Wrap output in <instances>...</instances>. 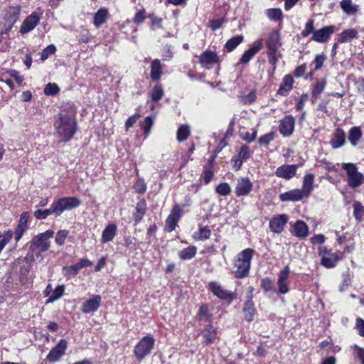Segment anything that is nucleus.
<instances>
[{
	"label": "nucleus",
	"mask_w": 364,
	"mask_h": 364,
	"mask_svg": "<svg viewBox=\"0 0 364 364\" xmlns=\"http://www.w3.org/2000/svg\"><path fill=\"white\" fill-rule=\"evenodd\" d=\"M256 253L252 248H246L236 255L233 259L232 272L237 279H243L249 276L252 259Z\"/></svg>",
	"instance_id": "obj_1"
},
{
	"label": "nucleus",
	"mask_w": 364,
	"mask_h": 364,
	"mask_svg": "<svg viewBox=\"0 0 364 364\" xmlns=\"http://www.w3.org/2000/svg\"><path fill=\"white\" fill-rule=\"evenodd\" d=\"M54 126L57 135L63 142L69 141L75 134L77 123L75 119L68 114L60 113Z\"/></svg>",
	"instance_id": "obj_2"
},
{
	"label": "nucleus",
	"mask_w": 364,
	"mask_h": 364,
	"mask_svg": "<svg viewBox=\"0 0 364 364\" xmlns=\"http://www.w3.org/2000/svg\"><path fill=\"white\" fill-rule=\"evenodd\" d=\"M54 232L48 230L35 236L29 243V251L33 254L36 250L40 253L47 251L50 247L49 239L53 237Z\"/></svg>",
	"instance_id": "obj_3"
},
{
	"label": "nucleus",
	"mask_w": 364,
	"mask_h": 364,
	"mask_svg": "<svg viewBox=\"0 0 364 364\" xmlns=\"http://www.w3.org/2000/svg\"><path fill=\"white\" fill-rule=\"evenodd\" d=\"M341 168L346 171L347 182L350 187L355 188L360 186L364 182V176L359 172L356 164L353 163H343Z\"/></svg>",
	"instance_id": "obj_4"
},
{
	"label": "nucleus",
	"mask_w": 364,
	"mask_h": 364,
	"mask_svg": "<svg viewBox=\"0 0 364 364\" xmlns=\"http://www.w3.org/2000/svg\"><path fill=\"white\" fill-rule=\"evenodd\" d=\"M155 343V339L151 335L143 337L135 346L134 355L139 360H143L151 353Z\"/></svg>",
	"instance_id": "obj_5"
},
{
	"label": "nucleus",
	"mask_w": 364,
	"mask_h": 364,
	"mask_svg": "<svg viewBox=\"0 0 364 364\" xmlns=\"http://www.w3.org/2000/svg\"><path fill=\"white\" fill-rule=\"evenodd\" d=\"M53 203L59 216L65 210L78 208L81 204V200L76 197L69 196L61 198Z\"/></svg>",
	"instance_id": "obj_6"
},
{
	"label": "nucleus",
	"mask_w": 364,
	"mask_h": 364,
	"mask_svg": "<svg viewBox=\"0 0 364 364\" xmlns=\"http://www.w3.org/2000/svg\"><path fill=\"white\" fill-rule=\"evenodd\" d=\"M43 14V10L40 7L37 8L36 11H33L23 21L20 28V33L25 34L34 29L42 18Z\"/></svg>",
	"instance_id": "obj_7"
},
{
	"label": "nucleus",
	"mask_w": 364,
	"mask_h": 364,
	"mask_svg": "<svg viewBox=\"0 0 364 364\" xmlns=\"http://www.w3.org/2000/svg\"><path fill=\"white\" fill-rule=\"evenodd\" d=\"M253 183L248 177L237 178L235 187V193L237 197H245L253 191Z\"/></svg>",
	"instance_id": "obj_8"
},
{
	"label": "nucleus",
	"mask_w": 364,
	"mask_h": 364,
	"mask_svg": "<svg viewBox=\"0 0 364 364\" xmlns=\"http://www.w3.org/2000/svg\"><path fill=\"white\" fill-rule=\"evenodd\" d=\"M182 211L181 208L178 204H176L173 207L171 213L165 221L166 230L167 232H171L176 229V227L182 216Z\"/></svg>",
	"instance_id": "obj_9"
},
{
	"label": "nucleus",
	"mask_w": 364,
	"mask_h": 364,
	"mask_svg": "<svg viewBox=\"0 0 364 364\" xmlns=\"http://www.w3.org/2000/svg\"><path fill=\"white\" fill-rule=\"evenodd\" d=\"M208 289L218 298L231 302L233 299V294L225 289L220 284L216 282H210L208 284Z\"/></svg>",
	"instance_id": "obj_10"
},
{
	"label": "nucleus",
	"mask_w": 364,
	"mask_h": 364,
	"mask_svg": "<svg viewBox=\"0 0 364 364\" xmlns=\"http://www.w3.org/2000/svg\"><path fill=\"white\" fill-rule=\"evenodd\" d=\"M67 347V341L65 339H60L58 344L48 353L46 357L47 360L52 363L58 361L65 354Z\"/></svg>",
	"instance_id": "obj_11"
},
{
	"label": "nucleus",
	"mask_w": 364,
	"mask_h": 364,
	"mask_svg": "<svg viewBox=\"0 0 364 364\" xmlns=\"http://www.w3.org/2000/svg\"><path fill=\"white\" fill-rule=\"evenodd\" d=\"M220 58L214 51L205 50L199 56V63L206 69H210L215 64L219 63Z\"/></svg>",
	"instance_id": "obj_12"
},
{
	"label": "nucleus",
	"mask_w": 364,
	"mask_h": 364,
	"mask_svg": "<svg viewBox=\"0 0 364 364\" xmlns=\"http://www.w3.org/2000/svg\"><path fill=\"white\" fill-rule=\"evenodd\" d=\"M335 32L334 26H324L321 29H318L314 32L311 40L317 43H323L328 41L331 36Z\"/></svg>",
	"instance_id": "obj_13"
},
{
	"label": "nucleus",
	"mask_w": 364,
	"mask_h": 364,
	"mask_svg": "<svg viewBox=\"0 0 364 364\" xmlns=\"http://www.w3.org/2000/svg\"><path fill=\"white\" fill-rule=\"evenodd\" d=\"M288 222V216L285 214L274 215L269 221V229L272 232L279 234Z\"/></svg>",
	"instance_id": "obj_14"
},
{
	"label": "nucleus",
	"mask_w": 364,
	"mask_h": 364,
	"mask_svg": "<svg viewBox=\"0 0 364 364\" xmlns=\"http://www.w3.org/2000/svg\"><path fill=\"white\" fill-rule=\"evenodd\" d=\"M290 268L289 265H287L282 269L279 274L277 279V286H278V291L281 294H286L289 291V288L287 284V279L289 277Z\"/></svg>",
	"instance_id": "obj_15"
},
{
	"label": "nucleus",
	"mask_w": 364,
	"mask_h": 364,
	"mask_svg": "<svg viewBox=\"0 0 364 364\" xmlns=\"http://www.w3.org/2000/svg\"><path fill=\"white\" fill-rule=\"evenodd\" d=\"M295 120L291 115H287L280 120L279 129L283 136H289L294 130Z\"/></svg>",
	"instance_id": "obj_16"
},
{
	"label": "nucleus",
	"mask_w": 364,
	"mask_h": 364,
	"mask_svg": "<svg viewBox=\"0 0 364 364\" xmlns=\"http://www.w3.org/2000/svg\"><path fill=\"white\" fill-rule=\"evenodd\" d=\"M298 164H284L276 169L275 174L277 177L289 180L296 176Z\"/></svg>",
	"instance_id": "obj_17"
},
{
	"label": "nucleus",
	"mask_w": 364,
	"mask_h": 364,
	"mask_svg": "<svg viewBox=\"0 0 364 364\" xmlns=\"http://www.w3.org/2000/svg\"><path fill=\"white\" fill-rule=\"evenodd\" d=\"M101 302V296L100 295H95L82 304L81 311L85 314L95 312L100 306Z\"/></svg>",
	"instance_id": "obj_18"
},
{
	"label": "nucleus",
	"mask_w": 364,
	"mask_h": 364,
	"mask_svg": "<svg viewBox=\"0 0 364 364\" xmlns=\"http://www.w3.org/2000/svg\"><path fill=\"white\" fill-rule=\"evenodd\" d=\"M266 46L267 52H277L282 46L280 42V35L279 31H272L267 40Z\"/></svg>",
	"instance_id": "obj_19"
},
{
	"label": "nucleus",
	"mask_w": 364,
	"mask_h": 364,
	"mask_svg": "<svg viewBox=\"0 0 364 364\" xmlns=\"http://www.w3.org/2000/svg\"><path fill=\"white\" fill-rule=\"evenodd\" d=\"M346 144V133L341 128H336L333 133L330 144L334 149L342 147Z\"/></svg>",
	"instance_id": "obj_20"
},
{
	"label": "nucleus",
	"mask_w": 364,
	"mask_h": 364,
	"mask_svg": "<svg viewBox=\"0 0 364 364\" xmlns=\"http://www.w3.org/2000/svg\"><path fill=\"white\" fill-rule=\"evenodd\" d=\"M29 218V214L28 212H23L20 216L18 225L15 230V240L18 242L22 237L24 232L28 228V221Z\"/></svg>",
	"instance_id": "obj_21"
},
{
	"label": "nucleus",
	"mask_w": 364,
	"mask_h": 364,
	"mask_svg": "<svg viewBox=\"0 0 364 364\" xmlns=\"http://www.w3.org/2000/svg\"><path fill=\"white\" fill-rule=\"evenodd\" d=\"M262 43L261 41H256L254 42L252 46L247 50L242 55L240 63H247L250 60L261 50Z\"/></svg>",
	"instance_id": "obj_22"
},
{
	"label": "nucleus",
	"mask_w": 364,
	"mask_h": 364,
	"mask_svg": "<svg viewBox=\"0 0 364 364\" xmlns=\"http://www.w3.org/2000/svg\"><path fill=\"white\" fill-rule=\"evenodd\" d=\"M323 255L321 257V264L326 268H333L336 267V263L339 260V257L336 253L329 252L326 248H323Z\"/></svg>",
	"instance_id": "obj_23"
},
{
	"label": "nucleus",
	"mask_w": 364,
	"mask_h": 364,
	"mask_svg": "<svg viewBox=\"0 0 364 364\" xmlns=\"http://www.w3.org/2000/svg\"><path fill=\"white\" fill-rule=\"evenodd\" d=\"M147 210L146 202L144 199H141L136 204L135 212L133 213V219L134 225H137L142 220Z\"/></svg>",
	"instance_id": "obj_24"
},
{
	"label": "nucleus",
	"mask_w": 364,
	"mask_h": 364,
	"mask_svg": "<svg viewBox=\"0 0 364 364\" xmlns=\"http://www.w3.org/2000/svg\"><path fill=\"white\" fill-rule=\"evenodd\" d=\"M117 227L115 223H109L102 233L101 242L103 244L113 240L117 235Z\"/></svg>",
	"instance_id": "obj_25"
},
{
	"label": "nucleus",
	"mask_w": 364,
	"mask_h": 364,
	"mask_svg": "<svg viewBox=\"0 0 364 364\" xmlns=\"http://www.w3.org/2000/svg\"><path fill=\"white\" fill-rule=\"evenodd\" d=\"M306 196L300 189H293L289 191L282 193L279 196V199L282 202L285 201H299Z\"/></svg>",
	"instance_id": "obj_26"
},
{
	"label": "nucleus",
	"mask_w": 364,
	"mask_h": 364,
	"mask_svg": "<svg viewBox=\"0 0 364 364\" xmlns=\"http://www.w3.org/2000/svg\"><path fill=\"white\" fill-rule=\"evenodd\" d=\"M203 336L202 343L209 345L215 342L217 337V332L215 327L212 325H208L201 332Z\"/></svg>",
	"instance_id": "obj_27"
},
{
	"label": "nucleus",
	"mask_w": 364,
	"mask_h": 364,
	"mask_svg": "<svg viewBox=\"0 0 364 364\" xmlns=\"http://www.w3.org/2000/svg\"><path fill=\"white\" fill-rule=\"evenodd\" d=\"M294 79L291 75H286L282 81L279 88L277 90V95L286 96L289 94L293 87Z\"/></svg>",
	"instance_id": "obj_28"
},
{
	"label": "nucleus",
	"mask_w": 364,
	"mask_h": 364,
	"mask_svg": "<svg viewBox=\"0 0 364 364\" xmlns=\"http://www.w3.org/2000/svg\"><path fill=\"white\" fill-rule=\"evenodd\" d=\"M292 233L299 238H305L309 235V228L305 222L297 220L292 227Z\"/></svg>",
	"instance_id": "obj_29"
},
{
	"label": "nucleus",
	"mask_w": 364,
	"mask_h": 364,
	"mask_svg": "<svg viewBox=\"0 0 364 364\" xmlns=\"http://www.w3.org/2000/svg\"><path fill=\"white\" fill-rule=\"evenodd\" d=\"M242 311L245 320L248 323L252 322L254 320V317L256 314V309L255 308V304L252 300V298H250L247 301H245Z\"/></svg>",
	"instance_id": "obj_30"
},
{
	"label": "nucleus",
	"mask_w": 364,
	"mask_h": 364,
	"mask_svg": "<svg viewBox=\"0 0 364 364\" xmlns=\"http://www.w3.org/2000/svg\"><path fill=\"white\" fill-rule=\"evenodd\" d=\"M109 11L105 7L100 9L94 15L93 24L98 28L104 24L108 18Z\"/></svg>",
	"instance_id": "obj_31"
},
{
	"label": "nucleus",
	"mask_w": 364,
	"mask_h": 364,
	"mask_svg": "<svg viewBox=\"0 0 364 364\" xmlns=\"http://www.w3.org/2000/svg\"><path fill=\"white\" fill-rule=\"evenodd\" d=\"M358 38V31L354 28H348L343 30L338 38V42L341 43H348L354 38Z\"/></svg>",
	"instance_id": "obj_32"
},
{
	"label": "nucleus",
	"mask_w": 364,
	"mask_h": 364,
	"mask_svg": "<svg viewBox=\"0 0 364 364\" xmlns=\"http://www.w3.org/2000/svg\"><path fill=\"white\" fill-rule=\"evenodd\" d=\"M162 75V66L159 59H154L151 64V78L154 81H158Z\"/></svg>",
	"instance_id": "obj_33"
},
{
	"label": "nucleus",
	"mask_w": 364,
	"mask_h": 364,
	"mask_svg": "<svg viewBox=\"0 0 364 364\" xmlns=\"http://www.w3.org/2000/svg\"><path fill=\"white\" fill-rule=\"evenodd\" d=\"M363 133L360 127H353L349 130L348 140L353 146H355L362 137Z\"/></svg>",
	"instance_id": "obj_34"
},
{
	"label": "nucleus",
	"mask_w": 364,
	"mask_h": 364,
	"mask_svg": "<svg viewBox=\"0 0 364 364\" xmlns=\"http://www.w3.org/2000/svg\"><path fill=\"white\" fill-rule=\"evenodd\" d=\"M243 39L244 37L242 35H237L231 38L225 44V50L227 52H232L243 41Z\"/></svg>",
	"instance_id": "obj_35"
},
{
	"label": "nucleus",
	"mask_w": 364,
	"mask_h": 364,
	"mask_svg": "<svg viewBox=\"0 0 364 364\" xmlns=\"http://www.w3.org/2000/svg\"><path fill=\"white\" fill-rule=\"evenodd\" d=\"M54 215L58 216L54 203H52L50 208L45 210H37L34 212V216L37 219H46L48 215Z\"/></svg>",
	"instance_id": "obj_36"
},
{
	"label": "nucleus",
	"mask_w": 364,
	"mask_h": 364,
	"mask_svg": "<svg viewBox=\"0 0 364 364\" xmlns=\"http://www.w3.org/2000/svg\"><path fill=\"white\" fill-rule=\"evenodd\" d=\"M340 6L343 11L348 15H353L358 11V6L353 4L352 0H341Z\"/></svg>",
	"instance_id": "obj_37"
},
{
	"label": "nucleus",
	"mask_w": 364,
	"mask_h": 364,
	"mask_svg": "<svg viewBox=\"0 0 364 364\" xmlns=\"http://www.w3.org/2000/svg\"><path fill=\"white\" fill-rule=\"evenodd\" d=\"M314 180V175L313 173H308L304 176L301 191H304L306 196H308L313 190Z\"/></svg>",
	"instance_id": "obj_38"
},
{
	"label": "nucleus",
	"mask_w": 364,
	"mask_h": 364,
	"mask_svg": "<svg viewBox=\"0 0 364 364\" xmlns=\"http://www.w3.org/2000/svg\"><path fill=\"white\" fill-rule=\"evenodd\" d=\"M20 13V6H11L6 11L5 18L16 23L19 18Z\"/></svg>",
	"instance_id": "obj_39"
},
{
	"label": "nucleus",
	"mask_w": 364,
	"mask_h": 364,
	"mask_svg": "<svg viewBox=\"0 0 364 364\" xmlns=\"http://www.w3.org/2000/svg\"><path fill=\"white\" fill-rule=\"evenodd\" d=\"M350 350L353 359L355 361L360 362V364H364V348L360 347L356 344L350 346Z\"/></svg>",
	"instance_id": "obj_40"
},
{
	"label": "nucleus",
	"mask_w": 364,
	"mask_h": 364,
	"mask_svg": "<svg viewBox=\"0 0 364 364\" xmlns=\"http://www.w3.org/2000/svg\"><path fill=\"white\" fill-rule=\"evenodd\" d=\"M197 252V248L195 246H189L179 252L178 256L183 260H188L193 258Z\"/></svg>",
	"instance_id": "obj_41"
},
{
	"label": "nucleus",
	"mask_w": 364,
	"mask_h": 364,
	"mask_svg": "<svg viewBox=\"0 0 364 364\" xmlns=\"http://www.w3.org/2000/svg\"><path fill=\"white\" fill-rule=\"evenodd\" d=\"M268 18L273 21H281L283 17L282 11L280 9H268L265 11Z\"/></svg>",
	"instance_id": "obj_42"
},
{
	"label": "nucleus",
	"mask_w": 364,
	"mask_h": 364,
	"mask_svg": "<svg viewBox=\"0 0 364 364\" xmlns=\"http://www.w3.org/2000/svg\"><path fill=\"white\" fill-rule=\"evenodd\" d=\"M353 215L355 219L360 222L364 217V207L359 201H355L353 205Z\"/></svg>",
	"instance_id": "obj_43"
},
{
	"label": "nucleus",
	"mask_w": 364,
	"mask_h": 364,
	"mask_svg": "<svg viewBox=\"0 0 364 364\" xmlns=\"http://www.w3.org/2000/svg\"><path fill=\"white\" fill-rule=\"evenodd\" d=\"M164 95V89L161 85H156L151 91V98L154 102L159 101Z\"/></svg>",
	"instance_id": "obj_44"
},
{
	"label": "nucleus",
	"mask_w": 364,
	"mask_h": 364,
	"mask_svg": "<svg viewBox=\"0 0 364 364\" xmlns=\"http://www.w3.org/2000/svg\"><path fill=\"white\" fill-rule=\"evenodd\" d=\"M190 135V129L188 125H181L177 131V140L179 142L184 141Z\"/></svg>",
	"instance_id": "obj_45"
},
{
	"label": "nucleus",
	"mask_w": 364,
	"mask_h": 364,
	"mask_svg": "<svg viewBox=\"0 0 364 364\" xmlns=\"http://www.w3.org/2000/svg\"><path fill=\"white\" fill-rule=\"evenodd\" d=\"M65 287L63 285H58L53 291L52 294L47 299V303L54 302L59 299L64 294Z\"/></svg>",
	"instance_id": "obj_46"
},
{
	"label": "nucleus",
	"mask_w": 364,
	"mask_h": 364,
	"mask_svg": "<svg viewBox=\"0 0 364 364\" xmlns=\"http://www.w3.org/2000/svg\"><path fill=\"white\" fill-rule=\"evenodd\" d=\"M195 238L200 241H203L210 238L211 231L207 226L200 228L198 232H196Z\"/></svg>",
	"instance_id": "obj_47"
},
{
	"label": "nucleus",
	"mask_w": 364,
	"mask_h": 364,
	"mask_svg": "<svg viewBox=\"0 0 364 364\" xmlns=\"http://www.w3.org/2000/svg\"><path fill=\"white\" fill-rule=\"evenodd\" d=\"M63 274L66 277H75L80 269L76 264L70 265V266H65L63 267Z\"/></svg>",
	"instance_id": "obj_48"
},
{
	"label": "nucleus",
	"mask_w": 364,
	"mask_h": 364,
	"mask_svg": "<svg viewBox=\"0 0 364 364\" xmlns=\"http://www.w3.org/2000/svg\"><path fill=\"white\" fill-rule=\"evenodd\" d=\"M216 193L222 196H227L231 192V187L228 183H221L215 188Z\"/></svg>",
	"instance_id": "obj_49"
},
{
	"label": "nucleus",
	"mask_w": 364,
	"mask_h": 364,
	"mask_svg": "<svg viewBox=\"0 0 364 364\" xmlns=\"http://www.w3.org/2000/svg\"><path fill=\"white\" fill-rule=\"evenodd\" d=\"M326 81L325 79H322L318 81L314 85L312 90V97L316 99L317 97L323 91L326 87Z\"/></svg>",
	"instance_id": "obj_50"
},
{
	"label": "nucleus",
	"mask_w": 364,
	"mask_h": 364,
	"mask_svg": "<svg viewBox=\"0 0 364 364\" xmlns=\"http://www.w3.org/2000/svg\"><path fill=\"white\" fill-rule=\"evenodd\" d=\"M251 154L252 152L250 151L249 146L243 144L242 146H241L240 151L237 155L242 161H245L250 158Z\"/></svg>",
	"instance_id": "obj_51"
},
{
	"label": "nucleus",
	"mask_w": 364,
	"mask_h": 364,
	"mask_svg": "<svg viewBox=\"0 0 364 364\" xmlns=\"http://www.w3.org/2000/svg\"><path fill=\"white\" fill-rule=\"evenodd\" d=\"M203 181H204V183L205 184H208L213 177V169H212V166H204L203 168Z\"/></svg>",
	"instance_id": "obj_52"
},
{
	"label": "nucleus",
	"mask_w": 364,
	"mask_h": 364,
	"mask_svg": "<svg viewBox=\"0 0 364 364\" xmlns=\"http://www.w3.org/2000/svg\"><path fill=\"white\" fill-rule=\"evenodd\" d=\"M198 319L200 321H208L209 320V310L207 304H203L200 306L198 311Z\"/></svg>",
	"instance_id": "obj_53"
},
{
	"label": "nucleus",
	"mask_w": 364,
	"mask_h": 364,
	"mask_svg": "<svg viewBox=\"0 0 364 364\" xmlns=\"http://www.w3.org/2000/svg\"><path fill=\"white\" fill-rule=\"evenodd\" d=\"M274 139V132H271L261 136L258 142L262 146H267Z\"/></svg>",
	"instance_id": "obj_54"
},
{
	"label": "nucleus",
	"mask_w": 364,
	"mask_h": 364,
	"mask_svg": "<svg viewBox=\"0 0 364 364\" xmlns=\"http://www.w3.org/2000/svg\"><path fill=\"white\" fill-rule=\"evenodd\" d=\"M69 232L66 230H59L55 235V243L60 246L65 243V239L68 235Z\"/></svg>",
	"instance_id": "obj_55"
},
{
	"label": "nucleus",
	"mask_w": 364,
	"mask_h": 364,
	"mask_svg": "<svg viewBox=\"0 0 364 364\" xmlns=\"http://www.w3.org/2000/svg\"><path fill=\"white\" fill-rule=\"evenodd\" d=\"M148 17L151 19V28L152 30H156V28H162L163 19L161 18L156 16L154 14H149Z\"/></svg>",
	"instance_id": "obj_56"
},
{
	"label": "nucleus",
	"mask_w": 364,
	"mask_h": 364,
	"mask_svg": "<svg viewBox=\"0 0 364 364\" xmlns=\"http://www.w3.org/2000/svg\"><path fill=\"white\" fill-rule=\"evenodd\" d=\"M134 188L138 193H144L146 191V184L144 179L138 178L134 184Z\"/></svg>",
	"instance_id": "obj_57"
},
{
	"label": "nucleus",
	"mask_w": 364,
	"mask_h": 364,
	"mask_svg": "<svg viewBox=\"0 0 364 364\" xmlns=\"http://www.w3.org/2000/svg\"><path fill=\"white\" fill-rule=\"evenodd\" d=\"M314 23V21L313 19H310L306 22L304 29L301 33V35L303 37H307L311 33L314 34V32L315 31Z\"/></svg>",
	"instance_id": "obj_58"
},
{
	"label": "nucleus",
	"mask_w": 364,
	"mask_h": 364,
	"mask_svg": "<svg viewBox=\"0 0 364 364\" xmlns=\"http://www.w3.org/2000/svg\"><path fill=\"white\" fill-rule=\"evenodd\" d=\"M13 237L12 230H8L5 232L3 235H0V247L2 249L4 248L6 244L11 240Z\"/></svg>",
	"instance_id": "obj_59"
},
{
	"label": "nucleus",
	"mask_w": 364,
	"mask_h": 364,
	"mask_svg": "<svg viewBox=\"0 0 364 364\" xmlns=\"http://www.w3.org/2000/svg\"><path fill=\"white\" fill-rule=\"evenodd\" d=\"M342 283L340 286V291H345L350 284L351 282V277L348 272L343 273L342 274Z\"/></svg>",
	"instance_id": "obj_60"
},
{
	"label": "nucleus",
	"mask_w": 364,
	"mask_h": 364,
	"mask_svg": "<svg viewBox=\"0 0 364 364\" xmlns=\"http://www.w3.org/2000/svg\"><path fill=\"white\" fill-rule=\"evenodd\" d=\"M56 51V48L54 45H50L44 48L41 53V59L42 60H46L50 55L54 54Z\"/></svg>",
	"instance_id": "obj_61"
},
{
	"label": "nucleus",
	"mask_w": 364,
	"mask_h": 364,
	"mask_svg": "<svg viewBox=\"0 0 364 364\" xmlns=\"http://www.w3.org/2000/svg\"><path fill=\"white\" fill-rule=\"evenodd\" d=\"M59 92V87L55 84L48 83L44 88V93L46 95H54Z\"/></svg>",
	"instance_id": "obj_62"
},
{
	"label": "nucleus",
	"mask_w": 364,
	"mask_h": 364,
	"mask_svg": "<svg viewBox=\"0 0 364 364\" xmlns=\"http://www.w3.org/2000/svg\"><path fill=\"white\" fill-rule=\"evenodd\" d=\"M257 132L256 129H253V132L252 133H250L248 132H242L241 138L244 141H245L248 143H250L255 140L256 136H257Z\"/></svg>",
	"instance_id": "obj_63"
},
{
	"label": "nucleus",
	"mask_w": 364,
	"mask_h": 364,
	"mask_svg": "<svg viewBox=\"0 0 364 364\" xmlns=\"http://www.w3.org/2000/svg\"><path fill=\"white\" fill-rule=\"evenodd\" d=\"M146 17V11L144 9H141L136 13L133 18V21L134 23L139 25L144 21Z\"/></svg>",
	"instance_id": "obj_64"
}]
</instances>
